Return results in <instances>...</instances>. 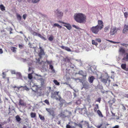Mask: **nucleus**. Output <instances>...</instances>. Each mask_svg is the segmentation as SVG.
Returning a JSON list of instances; mask_svg holds the SVG:
<instances>
[{
  "instance_id": "obj_1",
  "label": "nucleus",
  "mask_w": 128,
  "mask_h": 128,
  "mask_svg": "<svg viewBox=\"0 0 128 128\" xmlns=\"http://www.w3.org/2000/svg\"><path fill=\"white\" fill-rule=\"evenodd\" d=\"M74 18L75 20L79 23H84L86 21V17L82 14H76L74 16Z\"/></svg>"
},
{
  "instance_id": "obj_2",
  "label": "nucleus",
  "mask_w": 128,
  "mask_h": 128,
  "mask_svg": "<svg viewBox=\"0 0 128 128\" xmlns=\"http://www.w3.org/2000/svg\"><path fill=\"white\" fill-rule=\"evenodd\" d=\"M59 92H55L54 93H52L51 94V97L53 98H55L56 100L61 101V98L58 95Z\"/></svg>"
},
{
  "instance_id": "obj_3",
  "label": "nucleus",
  "mask_w": 128,
  "mask_h": 128,
  "mask_svg": "<svg viewBox=\"0 0 128 128\" xmlns=\"http://www.w3.org/2000/svg\"><path fill=\"white\" fill-rule=\"evenodd\" d=\"M90 30L93 33L97 34L99 32L100 30H101L98 27V26H96L91 28Z\"/></svg>"
},
{
  "instance_id": "obj_4",
  "label": "nucleus",
  "mask_w": 128,
  "mask_h": 128,
  "mask_svg": "<svg viewBox=\"0 0 128 128\" xmlns=\"http://www.w3.org/2000/svg\"><path fill=\"white\" fill-rule=\"evenodd\" d=\"M46 110L48 113L50 115H51L53 117H54L55 116L54 111L52 109L46 108Z\"/></svg>"
},
{
  "instance_id": "obj_5",
  "label": "nucleus",
  "mask_w": 128,
  "mask_h": 128,
  "mask_svg": "<svg viewBox=\"0 0 128 128\" xmlns=\"http://www.w3.org/2000/svg\"><path fill=\"white\" fill-rule=\"evenodd\" d=\"M54 15L56 16H57V17H59L62 16H63V13L58 10V9H57L56 11L54 12Z\"/></svg>"
},
{
  "instance_id": "obj_6",
  "label": "nucleus",
  "mask_w": 128,
  "mask_h": 128,
  "mask_svg": "<svg viewBox=\"0 0 128 128\" xmlns=\"http://www.w3.org/2000/svg\"><path fill=\"white\" fill-rule=\"evenodd\" d=\"M96 26H98L100 29L102 30L104 27V23L102 20H98V24Z\"/></svg>"
},
{
  "instance_id": "obj_7",
  "label": "nucleus",
  "mask_w": 128,
  "mask_h": 128,
  "mask_svg": "<svg viewBox=\"0 0 128 128\" xmlns=\"http://www.w3.org/2000/svg\"><path fill=\"white\" fill-rule=\"evenodd\" d=\"M18 105L19 106H26V102H24V100L22 99H20L19 100Z\"/></svg>"
},
{
  "instance_id": "obj_8",
  "label": "nucleus",
  "mask_w": 128,
  "mask_h": 128,
  "mask_svg": "<svg viewBox=\"0 0 128 128\" xmlns=\"http://www.w3.org/2000/svg\"><path fill=\"white\" fill-rule=\"evenodd\" d=\"M117 30L116 28H113L111 29L110 34L111 35H113L116 32Z\"/></svg>"
},
{
  "instance_id": "obj_9",
  "label": "nucleus",
  "mask_w": 128,
  "mask_h": 128,
  "mask_svg": "<svg viewBox=\"0 0 128 128\" xmlns=\"http://www.w3.org/2000/svg\"><path fill=\"white\" fill-rule=\"evenodd\" d=\"M39 88H38L37 86H32V88H31L32 91L35 92H37Z\"/></svg>"
},
{
  "instance_id": "obj_10",
  "label": "nucleus",
  "mask_w": 128,
  "mask_h": 128,
  "mask_svg": "<svg viewBox=\"0 0 128 128\" xmlns=\"http://www.w3.org/2000/svg\"><path fill=\"white\" fill-rule=\"evenodd\" d=\"M81 123H82V126L86 127L87 126L89 127V124L88 122L86 121H82L81 122Z\"/></svg>"
},
{
  "instance_id": "obj_11",
  "label": "nucleus",
  "mask_w": 128,
  "mask_h": 128,
  "mask_svg": "<svg viewBox=\"0 0 128 128\" xmlns=\"http://www.w3.org/2000/svg\"><path fill=\"white\" fill-rule=\"evenodd\" d=\"M128 30V25H125L124 28L123 30V32L124 33H126Z\"/></svg>"
},
{
  "instance_id": "obj_12",
  "label": "nucleus",
  "mask_w": 128,
  "mask_h": 128,
  "mask_svg": "<svg viewBox=\"0 0 128 128\" xmlns=\"http://www.w3.org/2000/svg\"><path fill=\"white\" fill-rule=\"evenodd\" d=\"M126 64H121V66L122 69L126 71H128V68H126Z\"/></svg>"
},
{
  "instance_id": "obj_13",
  "label": "nucleus",
  "mask_w": 128,
  "mask_h": 128,
  "mask_svg": "<svg viewBox=\"0 0 128 128\" xmlns=\"http://www.w3.org/2000/svg\"><path fill=\"white\" fill-rule=\"evenodd\" d=\"M89 86V85L88 82H85L84 83H83V88L85 89L88 88Z\"/></svg>"
},
{
  "instance_id": "obj_14",
  "label": "nucleus",
  "mask_w": 128,
  "mask_h": 128,
  "mask_svg": "<svg viewBox=\"0 0 128 128\" xmlns=\"http://www.w3.org/2000/svg\"><path fill=\"white\" fill-rule=\"evenodd\" d=\"M44 54H45L43 50L42 49L41 50H40V52L38 54V56L40 58H41L42 55H44Z\"/></svg>"
},
{
  "instance_id": "obj_15",
  "label": "nucleus",
  "mask_w": 128,
  "mask_h": 128,
  "mask_svg": "<svg viewBox=\"0 0 128 128\" xmlns=\"http://www.w3.org/2000/svg\"><path fill=\"white\" fill-rule=\"evenodd\" d=\"M94 79L95 78L94 76H92L88 78L89 82L90 83H92L93 82L94 80Z\"/></svg>"
},
{
  "instance_id": "obj_16",
  "label": "nucleus",
  "mask_w": 128,
  "mask_h": 128,
  "mask_svg": "<svg viewBox=\"0 0 128 128\" xmlns=\"http://www.w3.org/2000/svg\"><path fill=\"white\" fill-rule=\"evenodd\" d=\"M119 52L123 54L125 53V50L122 48H120L119 50Z\"/></svg>"
},
{
  "instance_id": "obj_17",
  "label": "nucleus",
  "mask_w": 128,
  "mask_h": 128,
  "mask_svg": "<svg viewBox=\"0 0 128 128\" xmlns=\"http://www.w3.org/2000/svg\"><path fill=\"white\" fill-rule=\"evenodd\" d=\"M125 54L126 56L123 58L122 60L128 61V53H126Z\"/></svg>"
},
{
  "instance_id": "obj_18",
  "label": "nucleus",
  "mask_w": 128,
  "mask_h": 128,
  "mask_svg": "<svg viewBox=\"0 0 128 128\" xmlns=\"http://www.w3.org/2000/svg\"><path fill=\"white\" fill-rule=\"evenodd\" d=\"M70 59L68 57H66L65 58H64L63 60L64 62H70Z\"/></svg>"
},
{
  "instance_id": "obj_19",
  "label": "nucleus",
  "mask_w": 128,
  "mask_h": 128,
  "mask_svg": "<svg viewBox=\"0 0 128 128\" xmlns=\"http://www.w3.org/2000/svg\"><path fill=\"white\" fill-rule=\"evenodd\" d=\"M108 80V78H107L106 79L104 78H102L101 80L102 82L106 84L107 83V82Z\"/></svg>"
},
{
  "instance_id": "obj_20",
  "label": "nucleus",
  "mask_w": 128,
  "mask_h": 128,
  "mask_svg": "<svg viewBox=\"0 0 128 128\" xmlns=\"http://www.w3.org/2000/svg\"><path fill=\"white\" fill-rule=\"evenodd\" d=\"M67 25H64V26L66 27L68 30H70L71 29V25L69 24H66Z\"/></svg>"
},
{
  "instance_id": "obj_21",
  "label": "nucleus",
  "mask_w": 128,
  "mask_h": 128,
  "mask_svg": "<svg viewBox=\"0 0 128 128\" xmlns=\"http://www.w3.org/2000/svg\"><path fill=\"white\" fill-rule=\"evenodd\" d=\"M16 120L18 122L20 121L21 120V118L18 115L16 116Z\"/></svg>"
},
{
  "instance_id": "obj_22",
  "label": "nucleus",
  "mask_w": 128,
  "mask_h": 128,
  "mask_svg": "<svg viewBox=\"0 0 128 128\" xmlns=\"http://www.w3.org/2000/svg\"><path fill=\"white\" fill-rule=\"evenodd\" d=\"M98 108V104H96L95 105V107L94 108V110L95 112L97 111V110Z\"/></svg>"
},
{
  "instance_id": "obj_23",
  "label": "nucleus",
  "mask_w": 128,
  "mask_h": 128,
  "mask_svg": "<svg viewBox=\"0 0 128 128\" xmlns=\"http://www.w3.org/2000/svg\"><path fill=\"white\" fill-rule=\"evenodd\" d=\"M0 8L2 11H4L5 10V7L2 4L0 5Z\"/></svg>"
},
{
  "instance_id": "obj_24",
  "label": "nucleus",
  "mask_w": 128,
  "mask_h": 128,
  "mask_svg": "<svg viewBox=\"0 0 128 128\" xmlns=\"http://www.w3.org/2000/svg\"><path fill=\"white\" fill-rule=\"evenodd\" d=\"M97 112L98 115L102 117H103V116L101 112L99 110H98L97 111Z\"/></svg>"
},
{
  "instance_id": "obj_25",
  "label": "nucleus",
  "mask_w": 128,
  "mask_h": 128,
  "mask_svg": "<svg viewBox=\"0 0 128 128\" xmlns=\"http://www.w3.org/2000/svg\"><path fill=\"white\" fill-rule=\"evenodd\" d=\"M31 0H28V2H30ZM40 0H32V2L34 3H35L38 2H39Z\"/></svg>"
},
{
  "instance_id": "obj_26",
  "label": "nucleus",
  "mask_w": 128,
  "mask_h": 128,
  "mask_svg": "<svg viewBox=\"0 0 128 128\" xmlns=\"http://www.w3.org/2000/svg\"><path fill=\"white\" fill-rule=\"evenodd\" d=\"M30 116L32 118H34L36 116V114L35 113L32 112L30 113Z\"/></svg>"
},
{
  "instance_id": "obj_27",
  "label": "nucleus",
  "mask_w": 128,
  "mask_h": 128,
  "mask_svg": "<svg viewBox=\"0 0 128 128\" xmlns=\"http://www.w3.org/2000/svg\"><path fill=\"white\" fill-rule=\"evenodd\" d=\"M16 48L15 47H12L10 48V49L13 52H15L16 51Z\"/></svg>"
},
{
  "instance_id": "obj_28",
  "label": "nucleus",
  "mask_w": 128,
  "mask_h": 128,
  "mask_svg": "<svg viewBox=\"0 0 128 128\" xmlns=\"http://www.w3.org/2000/svg\"><path fill=\"white\" fill-rule=\"evenodd\" d=\"M92 44L93 45H95L96 46L98 45V43L95 42V40H92Z\"/></svg>"
},
{
  "instance_id": "obj_29",
  "label": "nucleus",
  "mask_w": 128,
  "mask_h": 128,
  "mask_svg": "<svg viewBox=\"0 0 128 128\" xmlns=\"http://www.w3.org/2000/svg\"><path fill=\"white\" fill-rule=\"evenodd\" d=\"M53 82L55 84L57 85H60V83L58 82V81L56 80H54L53 81Z\"/></svg>"
},
{
  "instance_id": "obj_30",
  "label": "nucleus",
  "mask_w": 128,
  "mask_h": 128,
  "mask_svg": "<svg viewBox=\"0 0 128 128\" xmlns=\"http://www.w3.org/2000/svg\"><path fill=\"white\" fill-rule=\"evenodd\" d=\"M53 36L52 35L50 36V37H49L48 39L50 41H52L53 40Z\"/></svg>"
},
{
  "instance_id": "obj_31",
  "label": "nucleus",
  "mask_w": 128,
  "mask_h": 128,
  "mask_svg": "<svg viewBox=\"0 0 128 128\" xmlns=\"http://www.w3.org/2000/svg\"><path fill=\"white\" fill-rule=\"evenodd\" d=\"M39 117L40 118V119L42 120H45V118L44 117L40 114L39 115Z\"/></svg>"
},
{
  "instance_id": "obj_32",
  "label": "nucleus",
  "mask_w": 128,
  "mask_h": 128,
  "mask_svg": "<svg viewBox=\"0 0 128 128\" xmlns=\"http://www.w3.org/2000/svg\"><path fill=\"white\" fill-rule=\"evenodd\" d=\"M28 78L30 80H31L32 78V74H28Z\"/></svg>"
},
{
  "instance_id": "obj_33",
  "label": "nucleus",
  "mask_w": 128,
  "mask_h": 128,
  "mask_svg": "<svg viewBox=\"0 0 128 128\" xmlns=\"http://www.w3.org/2000/svg\"><path fill=\"white\" fill-rule=\"evenodd\" d=\"M38 36L42 38L44 40H46V39L45 38V37L43 36H41V35L40 34H38Z\"/></svg>"
},
{
  "instance_id": "obj_34",
  "label": "nucleus",
  "mask_w": 128,
  "mask_h": 128,
  "mask_svg": "<svg viewBox=\"0 0 128 128\" xmlns=\"http://www.w3.org/2000/svg\"><path fill=\"white\" fill-rule=\"evenodd\" d=\"M45 62H46L48 64L51 65V64L52 63V61H48L47 60Z\"/></svg>"
},
{
  "instance_id": "obj_35",
  "label": "nucleus",
  "mask_w": 128,
  "mask_h": 128,
  "mask_svg": "<svg viewBox=\"0 0 128 128\" xmlns=\"http://www.w3.org/2000/svg\"><path fill=\"white\" fill-rule=\"evenodd\" d=\"M44 102L48 105H49L50 104L48 100L47 99L45 100Z\"/></svg>"
},
{
  "instance_id": "obj_36",
  "label": "nucleus",
  "mask_w": 128,
  "mask_h": 128,
  "mask_svg": "<svg viewBox=\"0 0 128 128\" xmlns=\"http://www.w3.org/2000/svg\"><path fill=\"white\" fill-rule=\"evenodd\" d=\"M17 17L18 19L19 20H20L21 19V16L19 14H18L17 15Z\"/></svg>"
},
{
  "instance_id": "obj_37",
  "label": "nucleus",
  "mask_w": 128,
  "mask_h": 128,
  "mask_svg": "<svg viewBox=\"0 0 128 128\" xmlns=\"http://www.w3.org/2000/svg\"><path fill=\"white\" fill-rule=\"evenodd\" d=\"M121 45L122 46H124L126 47H127V46H128V44H126L124 43H122L121 44Z\"/></svg>"
},
{
  "instance_id": "obj_38",
  "label": "nucleus",
  "mask_w": 128,
  "mask_h": 128,
  "mask_svg": "<svg viewBox=\"0 0 128 128\" xmlns=\"http://www.w3.org/2000/svg\"><path fill=\"white\" fill-rule=\"evenodd\" d=\"M65 50H66L68 52H71V49L69 48L68 47H66Z\"/></svg>"
},
{
  "instance_id": "obj_39",
  "label": "nucleus",
  "mask_w": 128,
  "mask_h": 128,
  "mask_svg": "<svg viewBox=\"0 0 128 128\" xmlns=\"http://www.w3.org/2000/svg\"><path fill=\"white\" fill-rule=\"evenodd\" d=\"M72 26L78 29V30H80V28L78 26H76L75 25H73Z\"/></svg>"
},
{
  "instance_id": "obj_40",
  "label": "nucleus",
  "mask_w": 128,
  "mask_h": 128,
  "mask_svg": "<svg viewBox=\"0 0 128 128\" xmlns=\"http://www.w3.org/2000/svg\"><path fill=\"white\" fill-rule=\"evenodd\" d=\"M28 45L29 46L30 48H35V47H34V46H32V44L30 43L29 42L28 44Z\"/></svg>"
},
{
  "instance_id": "obj_41",
  "label": "nucleus",
  "mask_w": 128,
  "mask_h": 128,
  "mask_svg": "<svg viewBox=\"0 0 128 128\" xmlns=\"http://www.w3.org/2000/svg\"><path fill=\"white\" fill-rule=\"evenodd\" d=\"M28 45L29 46L30 48H35V47H34V46H32V44L30 43L29 42L28 44Z\"/></svg>"
},
{
  "instance_id": "obj_42",
  "label": "nucleus",
  "mask_w": 128,
  "mask_h": 128,
  "mask_svg": "<svg viewBox=\"0 0 128 128\" xmlns=\"http://www.w3.org/2000/svg\"><path fill=\"white\" fill-rule=\"evenodd\" d=\"M28 45L29 46L30 48H35V47H34V46H32V44L30 43L29 42L28 44Z\"/></svg>"
},
{
  "instance_id": "obj_43",
  "label": "nucleus",
  "mask_w": 128,
  "mask_h": 128,
  "mask_svg": "<svg viewBox=\"0 0 128 128\" xmlns=\"http://www.w3.org/2000/svg\"><path fill=\"white\" fill-rule=\"evenodd\" d=\"M28 45L29 46L30 48H35V47H34V46H32V44L30 43L29 42L28 44Z\"/></svg>"
},
{
  "instance_id": "obj_44",
  "label": "nucleus",
  "mask_w": 128,
  "mask_h": 128,
  "mask_svg": "<svg viewBox=\"0 0 128 128\" xmlns=\"http://www.w3.org/2000/svg\"><path fill=\"white\" fill-rule=\"evenodd\" d=\"M78 126L80 127V128H82V123H81V122L80 123L78 124Z\"/></svg>"
},
{
  "instance_id": "obj_45",
  "label": "nucleus",
  "mask_w": 128,
  "mask_h": 128,
  "mask_svg": "<svg viewBox=\"0 0 128 128\" xmlns=\"http://www.w3.org/2000/svg\"><path fill=\"white\" fill-rule=\"evenodd\" d=\"M95 40L99 42H100L101 41V39L100 38H96Z\"/></svg>"
},
{
  "instance_id": "obj_46",
  "label": "nucleus",
  "mask_w": 128,
  "mask_h": 128,
  "mask_svg": "<svg viewBox=\"0 0 128 128\" xmlns=\"http://www.w3.org/2000/svg\"><path fill=\"white\" fill-rule=\"evenodd\" d=\"M6 122H4L2 123V125L0 124V128H2V126L4 124H6Z\"/></svg>"
},
{
  "instance_id": "obj_47",
  "label": "nucleus",
  "mask_w": 128,
  "mask_h": 128,
  "mask_svg": "<svg viewBox=\"0 0 128 128\" xmlns=\"http://www.w3.org/2000/svg\"><path fill=\"white\" fill-rule=\"evenodd\" d=\"M124 16L125 18H127L128 16V14L127 12H125L124 13Z\"/></svg>"
},
{
  "instance_id": "obj_48",
  "label": "nucleus",
  "mask_w": 128,
  "mask_h": 128,
  "mask_svg": "<svg viewBox=\"0 0 128 128\" xmlns=\"http://www.w3.org/2000/svg\"><path fill=\"white\" fill-rule=\"evenodd\" d=\"M22 87H23L22 86H21L20 87H17L16 86H13L12 87V88H18V90H19L20 88H21Z\"/></svg>"
},
{
  "instance_id": "obj_49",
  "label": "nucleus",
  "mask_w": 128,
  "mask_h": 128,
  "mask_svg": "<svg viewBox=\"0 0 128 128\" xmlns=\"http://www.w3.org/2000/svg\"><path fill=\"white\" fill-rule=\"evenodd\" d=\"M109 27L108 26L106 27L104 29V31L105 32L107 31Z\"/></svg>"
},
{
  "instance_id": "obj_50",
  "label": "nucleus",
  "mask_w": 128,
  "mask_h": 128,
  "mask_svg": "<svg viewBox=\"0 0 128 128\" xmlns=\"http://www.w3.org/2000/svg\"><path fill=\"white\" fill-rule=\"evenodd\" d=\"M2 78H5L6 77V74H5V73L4 72H3L2 73Z\"/></svg>"
},
{
  "instance_id": "obj_51",
  "label": "nucleus",
  "mask_w": 128,
  "mask_h": 128,
  "mask_svg": "<svg viewBox=\"0 0 128 128\" xmlns=\"http://www.w3.org/2000/svg\"><path fill=\"white\" fill-rule=\"evenodd\" d=\"M26 16L27 15L26 14H24L23 15V17L24 20L26 19Z\"/></svg>"
},
{
  "instance_id": "obj_52",
  "label": "nucleus",
  "mask_w": 128,
  "mask_h": 128,
  "mask_svg": "<svg viewBox=\"0 0 128 128\" xmlns=\"http://www.w3.org/2000/svg\"><path fill=\"white\" fill-rule=\"evenodd\" d=\"M59 22H60V23H62V24H69L65 23V22H62L61 21H59Z\"/></svg>"
},
{
  "instance_id": "obj_53",
  "label": "nucleus",
  "mask_w": 128,
  "mask_h": 128,
  "mask_svg": "<svg viewBox=\"0 0 128 128\" xmlns=\"http://www.w3.org/2000/svg\"><path fill=\"white\" fill-rule=\"evenodd\" d=\"M59 115L60 116V117H62L63 116H64V114L62 112L60 113Z\"/></svg>"
},
{
  "instance_id": "obj_54",
  "label": "nucleus",
  "mask_w": 128,
  "mask_h": 128,
  "mask_svg": "<svg viewBox=\"0 0 128 128\" xmlns=\"http://www.w3.org/2000/svg\"><path fill=\"white\" fill-rule=\"evenodd\" d=\"M59 25V24H56V23H55V24H54V25L53 26L54 27H55V26H57L58 27V26Z\"/></svg>"
},
{
  "instance_id": "obj_55",
  "label": "nucleus",
  "mask_w": 128,
  "mask_h": 128,
  "mask_svg": "<svg viewBox=\"0 0 128 128\" xmlns=\"http://www.w3.org/2000/svg\"><path fill=\"white\" fill-rule=\"evenodd\" d=\"M72 127L68 124H67L66 126V128H71Z\"/></svg>"
},
{
  "instance_id": "obj_56",
  "label": "nucleus",
  "mask_w": 128,
  "mask_h": 128,
  "mask_svg": "<svg viewBox=\"0 0 128 128\" xmlns=\"http://www.w3.org/2000/svg\"><path fill=\"white\" fill-rule=\"evenodd\" d=\"M32 34L34 36H37L38 35V34L36 32H34L32 33Z\"/></svg>"
},
{
  "instance_id": "obj_57",
  "label": "nucleus",
  "mask_w": 128,
  "mask_h": 128,
  "mask_svg": "<svg viewBox=\"0 0 128 128\" xmlns=\"http://www.w3.org/2000/svg\"><path fill=\"white\" fill-rule=\"evenodd\" d=\"M49 68L51 70L53 68V66L52 65H50L49 66Z\"/></svg>"
},
{
  "instance_id": "obj_58",
  "label": "nucleus",
  "mask_w": 128,
  "mask_h": 128,
  "mask_svg": "<svg viewBox=\"0 0 128 128\" xmlns=\"http://www.w3.org/2000/svg\"><path fill=\"white\" fill-rule=\"evenodd\" d=\"M60 47L62 49H64V50H65L66 47H65L64 46H60Z\"/></svg>"
},
{
  "instance_id": "obj_59",
  "label": "nucleus",
  "mask_w": 128,
  "mask_h": 128,
  "mask_svg": "<svg viewBox=\"0 0 128 128\" xmlns=\"http://www.w3.org/2000/svg\"><path fill=\"white\" fill-rule=\"evenodd\" d=\"M101 100V98H98L97 100H96V101L98 102L99 103L100 102V101Z\"/></svg>"
},
{
  "instance_id": "obj_60",
  "label": "nucleus",
  "mask_w": 128,
  "mask_h": 128,
  "mask_svg": "<svg viewBox=\"0 0 128 128\" xmlns=\"http://www.w3.org/2000/svg\"><path fill=\"white\" fill-rule=\"evenodd\" d=\"M79 73L82 75H83V71L82 70H81L79 72Z\"/></svg>"
},
{
  "instance_id": "obj_61",
  "label": "nucleus",
  "mask_w": 128,
  "mask_h": 128,
  "mask_svg": "<svg viewBox=\"0 0 128 128\" xmlns=\"http://www.w3.org/2000/svg\"><path fill=\"white\" fill-rule=\"evenodd\" d=\"M122 106H123L122 107V109L124 110H126V108L125 106L123 105L122 104Z\"/></svg>"
},
{
  "instance_id": "obj_62",
  "label": "nucleus",
  "mask_w": 128,
  "mask_h": 128,
  "mask_svg": "<svg viewBox=\"0 0 128 128\" xmlns=\"http://www.w3.org/2000/svg\"><path fill=\"white\" fill-rule=\"evenodd\" d=\"M119 126L118 125H116L113 127V128H118Z\"/></svg>"
},
{
  "instance_id": "obj_63",
  "label": "nucleus",
  "mask_w": 128,
  "mask_h": 128,
  "mask_svg": "<svg viewBox=\"0 0 128 128\" xmlns=\"http://www.w3.org/2000/svg\"><path fill=\"white\" fill-rule=\"evenodd\" d=\"M102 125V124H101L100 125L98 126L97 127L98 128H100Z\"/></svg>"
},
{
  "instance_id": "obj_64",
  "label": "nucleus",
  "mask_w": 128,
  "mask_h": 128,
  "mask_svg": "<svg viewBox=\"0 0 128 128\" xmlns=\"http://www.w3.org/2000/svg\"><path fill=\"white\" fill-rule=\"evenodd\" d=\"M3 53V51L2 48L0 49V53L1 54Z\"/></svg>"
}]
</instances>
